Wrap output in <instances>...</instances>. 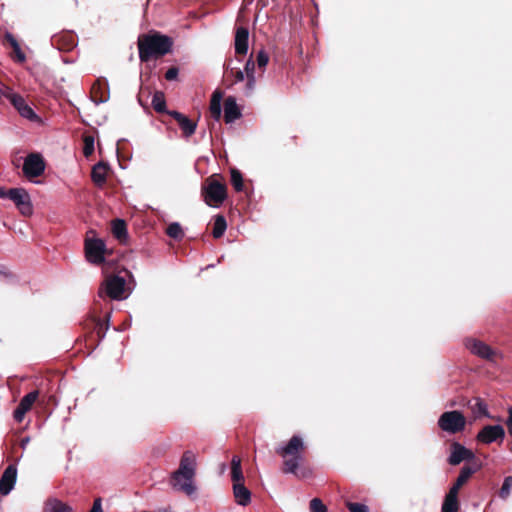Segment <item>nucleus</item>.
<instances>
[{"mask_svg":"<svg viewBox=\"0 0 512 512\" xmlns=\"http://www.w3.org/2000/svg\"><path fill=\"white\" fill-rule=\"evenodd\" d=\"M305 450L303 439L298 435H293L285 445L277 447L275 453L283 458L281 472L293 474L298 479L311 477L312 470L303 463Z\"/></svg>","mask_w":512,"mask_h":512,"instance_id":"obj_1","label":"nucleus"},{"mask_svg":"<svg viewBox=\"0 0 512 512\" xmlns=\"http://www.w3.org/2000/svg\"><path fill=\"white\" fill-rule=\"evenodd\" d=\"M137 46L140 61L146 63L170 53L173 47V39L158 31H150L139 35Z\"/></svg>","mask_w":512,"mask_h":512,"instance_id":"obj_2","label":"nucleus"},{"mask_svg":"<svg viewBox=\"0 0 512 512\" xmlns=\"http://www.w3.org/2000/svg\"><path fill=\"white\" fill-rule=\"evenodd\" d=\"M220 175L214 174L208 177L201 188V195L205 203L210 207H219L227 198V187L219 181Z\"/></svg>","mask_w":512,"mask_h":512,"instance_id":"obj_3","label":"nucleus"},{"mask_svg":"<svg viewBox=\"0 0 512 512\" xmlns=\"http://www.w3.org/2000/svg\"><path fill=\"white\" fill-rule=\"evenodd\" d=\"M196 475V456L195 454L187 450L182 454L180 459L179 467L177 470L173 472V478L178 480L180 478H185L188 480L183 485L184 489L189 490V492H195L196 486L194 485V477ZM179 483V481H177Z\"/></svg>","mask_w":512,"mask_h":512,"instance_id":"obj_4","label":"nucleus"},{"mask_svg":"<svg viewBox=\"0 0 512 512\" xmlns=\"http://www.w3.org/2000/svg\"><path fill=\"white\" fill-rule=\"evenodd\" d=\"M438 426L449 434H457L465 429L466 418L458 410L446 411L440 415Z\"/></svg>","mask_w":512,"mask_h":512,"instance_id":"obj_5","label":"nucleus"},{"mask_svg":"<svg viewBox=\"0 0 512 512\" xmlns=\"http://www.w3.org/2000/svg\"><path fill=\"white\" fill-rule=\"evenodd\" d=\"M125 279L117 275L108 276L98 290L100 298L109 297L110 299L120 300L125 292Z\"/></svg>","mask_w":512,"mask_h":512,"instance_id":"obj_6","label":"nucleus"},{"mask_svg":"<svg viewBox=\"0 0 512 512\" xmlns=\"http://www.w3.org/2000/svg\"><path fill=\"white\" fill-rule=\"evenodd\" d=\"M85 256L88 262L101 265L105 261L107 252L105 242L99 238H87L85 240Z\"/></svg>","mask_w":512,"mask_h":512,"instance_id":"obj_7","label":"nucleus"},{"mask_svg":"<svg viewBox=\"0 0 512 512\" xmlns=\"http://www.w3.org/2000/svg\"><path fill=\"white\" fill-rule=\"evenodd\" d=\"M6 199H10L22 215L30 216L33 213L30 195L24 188L8 189Z\"/></svg>","mask_w":512,"mask_h":512,"instance_id":"obj_8","label":"nucleus"},{"mask_svg":"<svg viewBox=\"0 0 512 512\" xmlns=\"http://www.w3.org/2000/svg\"><path fill=\"white\" fill-rule=\"evenodd\" d=\"M4 97L13 105V107L18 111V113L31 121H39L40 118L34 112V110L28 105L26 100L19 94L14 93L9 90L3 94Z\"/></svg>","mask_w":512,"mask_h":512,"instance_id":"obj_9","label":"nucleus"},{"mask_svg":"<svg viewBox=\"0 0 512 512\" xmlns=\"http://www.w3.org/2000/svg\"><path fill=\"white\" fill-rule=\"evenodd\" d=\"M23 174L28 178L41 176L45 171V162L41 154L30 153L26 156L23 164Z\"/></svg>","mask_w":512,"mask_h":512,"instance_id":"obj_10","label":"nucleus"},{"mask_svg":"<svg viewBox=\"0 0 512 512\" xmlns=\"http://www.w3.org/2000/svg\"><path fill=\"white\" fill-rule=\"evenodd\" d=\"M462 461H468L469 465H474V461H480L476 458L473 451L467 449L459 442H453L451 444V454L448 458V463L452 466L459 465Z\"/></svg>","mask_w":512,"mask_h":512,"instance_id":"obj_11","label":"nucleus"},{"mask_svg":"<svg viewBox=\"0 0 512 512\" xmlns=\"http://www.w3.org/2000/svg\"><path fill=\"white\" fill-rule=\"evenodd\" d=\"M505 437V430L501 425H486L477 434L476 440L483 444L502 442Z\"/></svg>","mask_w":512,"mask_h":512,"instance_id":"obj_12","label":"nucleus"},{"mask_svg":"<svg viewBox=\"0 0 512 512\" xmlns=\"http://www.w3.org/2000/svg\"><path fill=\"white\" fill-rule=\"evenodd\" d=\"M481 468L480 461H474V465H464L460 473L449 490V494L458 496L459 490L467 483L469 478Z\"/></svg>","mask_w":512,"mask_h":512,"instance_id":"obj_13","label":"nucleus"},{"mask_svg":"<svg viewBox=\"0 0 512 512\" xmlns=\"http://www.w3.org/2000/svg\"><path fill=\"white\" fill-rule=\"evenodd\" d=\"M465 345L471 353L489 361H494L497 355L489 345L477 339H467Z\"/></svg>","mask_w":512,"mask_h":512,"instance_id":"obj_14","label":"nucleus"},{"mask_svg":"<svg viewBox=\"0 0 512 512\" xmlns=\"http://www.w3.org/2000/svg\"><path fill=\"white\" fill-rule=\"evenodd\" d=\"M39 397V391L34 390L26 394L21 400L16 409L13 412V417L16 422L20 423L23 421L25 414L32 408L33 404Z\"/></svg>","mask_w":512,"mask_h":512,"instance_id":"obj_15","label":"nucleus"},{"mask_svg":"<svg viewBox=\"0 0 512 512\" xmlns=\"http://www.w3.org/2000/svg\"><path fill=\"white\" fill-rule=\"evenodd\" d=\"M16 479L17 466L16 464H10L9 466L6 467L0 478V494L8 495L14 488Z\"/></svg>","mask_w":512,"mask_h":512,"instance_id":"obj_16","label":"nucleus"},{"mask_svg":"<svg viewBox=\"0 0 512 512\" xmlns=\"http://www.w3.org/2000/svg\"><path fill=\"white\" fill-rule=\"evenodd\" d=\"M168 115L173 117L178 123L184 138H189L195 133L197 122L189 119L187 116L178 111H169Z\"/></svg>","mask_w":512,"mask_h":512,"instance_id":"obj_17","label":"nucleus"},{"mask_svg":"<svg viewBox=\"0 0 512 512\" xmlns=\"http://www.w3.org/2000/svg\"><path fill=\"white\" fill-rule=\"evenodd\" d=\"M249 30L244 26H239L235 31V53L245 55L248 51Z\"/></svg>","mask_w":512,"mask_h":512,"instance_id":"obj_18","label":"nucleus"},{"mask_svg":"<svg viewBox=\"0 0 512 512\" xmlns=\"http://www.w3.org/2000/svg\"><path fill=\"white\" fill-rule=\"evenodd\" d=\"M242 113L233 96H228L224 100V121L225 123H233L235 120L241 118Z\"/></svg>","mask_w":512,"mask_h":512,"instance_id":"obj_19","label":"nucleus"},{"mask_svg":"<svg viewBox=\"0 0 512 512\" xmlns=\"http://www.w3.org/2000/svg\"><path fill=\"white\" fill-rule=\"evenodd\" d=\"M51 42L60 51H70L76 45V37L73 33H62L54 35Z\"/></svg>","mask_w":512,"mask_h":512,"instance_id":"obj_20","label":"nucleus"},{"mask_svg":"<svg viewBox=\"0 0 512 512\" xmlns=\"http://www.w3.org/2000/svg\"><path fill=\"white\" fill-rule=\"evenodd\" d=\"M108 84L100 79L96 80L91 88V98L96 103H104L108 100Z\"/></svg>","mask_w":512,"mask_h":512,"instance_id":"obj_21","label":"nucleus"},{"mask_svg":"<svg viewBox=\"0 0 512 512\" xmlns=\"http://www.w3.org/2000/svg\"><path fill=\"white\" fill-rule=\"evenodd\" d=\"M233 496L238 505L248 506L251 503V492L244 483L233 484Z\"/></svg>","mask_w":512,"mask_h":512,"instance_id":"obj_22","label":"nucleus"},{"mask_svg":"<svg viewBox=\"0 0 512 512\" xmlns=\"http://www.w3.org/2000/svg\"><path fill=\"white\" fill-rule=\"evenodd\" d=\"M108 170L109 166L104 162H98L93 166L91 179L96 186L101 187L106 183Z\"/></svg>","mask_w":512,"mask_h":512,"instance_id":"obj_23","label":"nucleus"},{"mask_svg":"<svg viewBox=\"0 0 512 512\" xmlns=\"http://www.w3.org/2000/svg\"><path fill=\"white\" fill-rule=\"evenodd\" d=\"M3 43L8 44L12 48L14 59L17 62L23 63L26 60V55L21 50V47L13 34H11L10 32H6L3 38Z\"/></svg>","mask_w":512,"mask_h":512,"instance_id":"obj_24","label":"nucleus"},{"mask_svg":"<svg viewBox=\"0 0 512 512\" xmlns=\"http://www.w3.org/2000/svg\"><path fill=\"white\" fill-rule=\"evenodd\" d=\"M104 318L105 319L95 316L91 318V324L93 326L94 332L97 335L98 341L104 338L106 331L108 330L109 327V313H107Z\"/></svg>","mask_w":512,"mask_h":512,"instance_id":"obj_25","label":"nucleus"},{"mask_svg":"<svg viewBox=\"0 0 512 512\" xmlns=\"http://www.w3.org/2000/svg\"><path fill=\"white\" fill-rule=\"evenodd\" d=\"M223 97V93L219 90H216L213 92L210 100V106L209 110L211 113V116L216 120H220L221 118V100Z\"/></svg>","mask_w":512,"mask_h":512,"instance_id":"obj_26","label":"nucleus"},{"mask_svg":"<svg viewBox=\"0 0 512 512\" xmlns=\"http://www.w3.org/2000/svg\"><path fill=\"white\" fill-rule=\"evenodd\" d=\"M231 479L233 484L244 483V475L241 467V458L234 455L231 460Z\"/></svg>","mask_w":512,"mask_h":512,"instance_id":"obj_27","label":"nucleus"},{"mask_svg":"<svg viewBox=\"0 0 512 512\" xmlns=\"http://www.w3.org/2000/svg\"><path fill=\"white\" fill-rule=\"evenodd\" d=\"M44 512H73V509L58 499H50L45 504Z\"/></svg>","mask_w":512,"mask_h":512,"instance_id":"obj_28","label":"nucleus"},{"mask_svg":"<svg viewBox=\"0 0 512 512\" xmlns=\"http://www.w3.org/2000/svg\"><path fill=\"white\" fill-rule=\"evenodd\" d=\"M227 222L223 215L218 214L214 217L212 235L214 238L218 239L222 237L226 231Z\"/></svg>","mask_w":512,"mask_h":512,"instance_id":"obj_29","label":"nucleus"},{"mask_svg":"<svg viewBox=\"0 0 512 512\" xmlns=\"http://www.w3.org/2000/svg\"><path fill=\"white\" fill-rule=\"evenodd\" d=\"M112 233L116 239L123 241L127 238V225L122 219H115L112 221Z\"/></svg>","mask_w":512,"mask_h":512,"instance_id":"obj_30","label":"nucleus"},{"mask_svg":"<svg viewBox=\"0 0 512 512\" xmlns=\"http://www.w3.org/2000/svg\"><path fill=\"white\" fill-rule=\"evenodd\" d=\"M152 107L157 113H167L165 95L161 91H156L152 97Z\"/></svg>","mask_w":512,"mask_h":512,"instance_id":"obj_31","label":"nucleus"},{"mask_svg":"<svg viewBox=\"0 0 512 512\" xmlns=\"http://www.w3.org/2000/svg\"><path fill=\"white\" fill-rule=\"evenodd\" d=\"M459 501L458 496L447 493L442 504L441 512H458Z\"/></svg>","mask_w":512,"mask_h":512,"instance_id":"obj_32","label":"nucleus"},{"mask_svg":"<svg viewBox=\"0 0 512 512\" xmlns=\"http://www.w3.org/2000/svg\"><path fill=\"white\" fill-rule=\"evenodd\" d=\"M230 173H231V184H232L233 188L235 189V191H237V192L243 191L244 180H243L242 173L236 168H232Z\"/></svg>","mask_w":512,"mask_h":512,"instance_id":"obj_33","label":"nucleus"},{"mask_svg":"<svg viewBox=\"0 0 512 512\" xmlns=\"http://www.w3.org/2000/svg\"><path fill=\"white\" fill-rule=\"evenodd\" d=\"M166 233L169 237L175 239V240H181L184 237V232L182 230V227L179 223H171L167 229Z\"/></svg>","mask_w":512,"mask_h":512,"instance_id":"obj_34","label":"nucleus"},{"mask_svg":"<svg viewBox=\"0 0 512 512\" xmlns=\"http://www.w3.org/2000/svg\"><path fill=\"white\" fill-rule=\"evenodd\" d=\"M94 153V136L85 134L83 136V154L85 157H90Z\"/></svg>","mask_w":512,"mask_h":512,"instance_id":"obj_35","label":"nucleus"},{"mask_svg":"<svg viewBox=\"0 0 512 512\" xmlns=\"http://www.w3.org/2000/svg\"><path fill=\"white\" fill-rule=\"evenodd\" d=\"M512 488V476H507L504 479L502 487L499 490V497L503 500L507 499L510 495V491Z\"/></svg>","mask_w":512,"mask_h":512,"instance_id":"obj_36","label":"nucleus"},{"mask_svg":"<svg viewBox=\"0 0 512 512\" xmlns=\"http://www.w3.org/2000/svg\"><path fill=\"white\" fill-rule=\"evenodd\" d=\"M178 481H179V483L177 482V480H175L173 478V473H172L171 478H170V485L173 487V489L181 491L188 496H191L192 494L195 493V492H189V490L183 488V485L187 481L185 478H180V479H178Z\"/></svg>","mask_w":512,"mask_h":512,"instance_id":"obj_37","label":"nucleus"},{"mask_svg":"<svg viewBox=\"0 0 512 512\" xmlns=\"http://www.w3.org/2000/svg\"><path fill=\"white\" fill-rule=\"evenodd\" d=\"M268 62H269L268 53L265 50L261 49L256 55L255 63H257L259 68H265L267 66Z\"/></svg>","mask_w":512,"mask_h":512,"instance_id":"obj_38","label":"nucleus"},{"mask_svg":"<svg viewBox=\"0 0 512 512\" xmlns=\"http://www.w3.org/2000/svg\"><path fill=\"white\" fill-rule=\"evenodd\" d=\"M311 512H326L327 508L319 498H313L309 505Z\"/></svg>","mask_w":512,"mask_h":512,"instance_id":"obj_39","label":"nucleus"},{"mask_svg":"<svg viewBox=\"0 0 512 512\" xmlns=\"http://www.w3.org/2000/svg\"><path fill=\"white\" fill-rule=\"evenodd\" d=\"M244 70H245L247 78H249L250 82H252L254 71H255V61L252 59V55L246 61Z\"/></svg>","mask_w":512,"mask_h":512,"instance_id":"obj_40","label":"nucleus"},{"mask_svg":"<svg viewBox=\"0 0 512 512\" xmlns=\"http://www.w3.org/2000/svg\"><path fill=\"white\" fill-rule=\"evenodd\" d=\"M346 507L350 512H368V507L361 503L347 502Z\"/></svg>","mask_w":512,"mask_h":512,"instance_id":"obj_41","label":"nucleus"},{"mask_svg":"<svg viewBox=\"0 0 512 512\" xmlns=\"http://www.w3.org/2000/svg\"><path fill=\"white\" fill-rule=\"evenodd\" d=\"M229 75L234 77L233 81L231 82V85L238 82H242L244 80V73L241 70L231 69L228 73V76Z\"/></svg>","mask_w":512,"mask_h":512,"instance_id":"obj_42","label":"nucleus"},{"mask_svg":"<svg viewBox=\"0 0 512 512\" xmlns=\"http://www.w3.org/2000/svg\"><path fill=\"white\" fill-rule=\"evenodd\" d=\"M179 69L175 66L170 67L165 73V79L167 81H173L177 78Z\"/></svg>","mask_w":512,"mask_h":512,"instance_id":"obj_43","label":"nucleus"},{"mask_svg":"<svg viewBox=\"0 0 512 512\" xmlns=\"http://www.w3.org/2000/svg\"><path fill=\"white\" fill-rule=\"evenodd\" d=\"M475 407L477 408V411L484 416H489L487 405L482 400H477Z\"/></svg>","mask_w":512,"mask_h":512,"instance_id":"obj_44","label":"nucleus"},{"mask_svg":"<svg viewBox=\"0 0 512 512\" xmlns=\"http://www.w3.org/2000/svg\"><path fill=\"white\" fill-rule=\"evenodd\" d=\"M89 512H103L102 509V499L100 497H97L92 505V508Z\"/></svg>","mask_w":512,"mask_h":512,"instance_id":"obj_45","label":"nucleus"},{"mask_svg":"<svg viewBox=\"0 0 512 512\" xmlns=\"http://www.w3.org/2000/svg\"><path fill=\"white\" fill-rule=\"evenodd\" d=\"M0 276L4 278H11L13 277V274L6 265L0 264Z\"/></svg>","mask_w":512,"mask_h":512,"instance_id":"obj_46","label":"nucleus"},{"mask_svg":"<svg viewBox=\"0 0 512 512\" xmlns=\"http://www.w3.org/2000/svg\"><path fill=\"white\" fill-rule=\"evenodd\" d=\"M509 416L506 421L507 430L510 436H512V407L509 408Z\"/></svg>","mask_w":512,"mask_h":512,"instance_id":"obj_47","label":"nucleus"},{"mask_svg":"<svg viewBox=\"0 0 512 512\" xmlns=\"http://www.w3.org/2000/svg\"><path fill=\"white\" fill-rule=\"evenodd\" d=\"M7 190L8 189H5L4 187L0 186V198L1 199H6V197H7Z\"/></svg>","mask_w":512,"mask_h":512,"instance_id":"obj_48","label":"nucleus"},{"mask_svg":"<svg viewBox=\"0 0 512 512\" xmlns=\"http://www.w3.org/2000/svg\"><path fill=\"white\" fill-rule=\"evenodd\" d=\"M254 84H255V77L253 76V81L250 82L249 78H247V88L248 89H252L254 87Z\"/></svg>","mask_w":512,"mask_h":512,"instance_id":"obj_49","label":"nucleus"},{"mask_svg":"<svg viewBox=\"0 0 512 512\" xmlns=\"http://www.w3.org/2000/svg\"><path fill=\"white\" fill-rule=\"evenodd\" d=\"M28 442H29V438L22 439L21 440V447L25 448V446L27 445Z\"/></svg>","mask_w":512,"mask_h":512,"instance_id":"obj_50","label":"nucleus"},{"mask_svg":"<svg viewBox=\"0 0 512 512\" xmlns=\"http://www.w3.org/2000/svg\"><path fill=\"white\" fill-rule=\"evenodd\" d=\"M245 2H247L248 4H251L253 2V0H244Z\"/></svg>","mask_w":512,"mask_h":512,"instance_id":"obj_51","label":"nucleus"}]
</instances>
